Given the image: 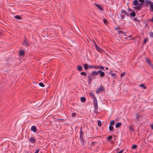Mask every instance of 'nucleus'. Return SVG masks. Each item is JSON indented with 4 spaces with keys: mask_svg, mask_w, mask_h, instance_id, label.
I'll list each match as a JSON object with an SVG mask.
<instances>
[{
    "mask_svg": "<svg viewBox=\"0 0 153 153\" xmlns=\"http://www.w3.org/2000/svg\"><path fill=\"white\" fill-rule=\"evenodd\" d=\"M133 5L135 6L133 7L134 9L137 10H140V7L142 5V4L139 3L138 1L134 0L133 2Z\"/></svg>",
    "mask_w": 153,
    "mask_h": 153,
    "instance_id": "f257e3e1",
    "label": "nucleus"
},
{
    "mask_svg": "<svg viewBox=\"0 0 153 153\" xmlns=\"http://www.w3.org/2000/svg\"><path fill=\"white\" fill-rule=\"evenodd\" d=\"M94 109L98 110V104L97 99L96 97L94 98Z\"/></svg>",
    "mask_w": 153,
    "mask_h": 153,
    "instance_id": "f03ea898",
    "label": "nucleus"
},
{
    "mask_svg": "<svg viewBox=\"0 0 153 153\" xmlns=\"http://www.w3.org/2000/svg\"><path fill=\"white\" fill-rule=\"evenodd\" d=\"M29 140L31 143H35L36 141L35 138L33 136L30 137L29 138Z\"/></svg>",
    "mask_w": 153,
    "mask_h": 153,
    "instance_id": "7ed1b4c3",
    "label": "nucleus"
},
{
    "mask_svg": "<svg viewBox=\"0 0 153 153\" xmlns=\"http://www.w3.org/2000/svg\"><path fill=\"white\" fill-rule=\"evenodd\" d=\"M93 79L94 77L93 75H92L91 74H89L88 76V83H90L91 82V81L93 80Z\"/></svg>",
    "mask_w": 153,
    "mask_h": 153,
    "instance_id": "20e7f679",
    "label": "nucleus"
},
{
    "mask_svg": "<svg viewBox=\"0 0 153 153\" xmlns=\"http://www.w3.org/2000/svg\"><path fill=\"white\" fill-rule=\"evenodd\" d=\"M103 87L101 86L96 91V93L97 94H98L100 92H102L103 91Z\"/></svg>",
    "mask_w": 153,
    "mask_h": 153,
    "instance_id": "39448f33",
    "label": "nucleus"
},
{
    "mask_svg": "<svg viewBox=\"0 0 153 153\" xmlns=\"http://www.w3.org/2000/svg\"><path fill=\"white\" fill-rule=\"evenodd\" d=\"M136 120L138 121H140L142 120L141 116L138 114H136Z\"/></svg>",
    "mask_w": 153,
    "mask_h": 153,
    "instance_id": "423d86ee",
    "label": "nucleus"
},
{
    "mask_svg": "<svg viewBox=\"0 0 153 153\" xmlns=\"http://www.w3.org/2000/svg\"><path fill=\"white\" fill-rule=\"evenodd\" d=\"M22 44L23 45H27L28 46L29 45V43L27 41L26 39H25L23 41V42H22Z\"/></svg>",
    "mask_w": 153,
    "mask_h": 153,
    "instance_id": "0eeeda50",
    "label": "nucleus"
},
{
    "mask_svg": "<svg viewBox=\"0 0 153 153\" xmlns=\"http://www.w3.org/2000/svg\"><path fill=\"white\" fill-rule=\"evenodd\" d=\"M95 46L96 48V49L99 52H102L103 51V50L102 48H100L96 44H95Z\"/></svg>",
    "mask_w": 153,
    "mask_h": 153,
    "instance_id": "6e6552de",
    "label": "nucleus"
},
{
    "mask_svg": "<svg viewBox=\"0 0 153 153\" xmlns=\"http://www.w3.org/2000/svg\"><path fill=\"white\" fill-rule=\"evenodd\" d=\"M31 130L32 131H33L34 132H36L37 131V128L36 126H32L31 128Z\"/></svg>",
    "mask_w": 153,
    "mask_h": 153,
    "instance_id": "1a4fd4ad",
    "label": "nucleus"
},
{
    "mask_svg": "<svg viewBox=\"0 0 153 153\" xmlns=\"http://www.w3.org/2000/svg\"><path fill=\"white\" fill-rule=\"evenodd\" d=\"M95 6L98 8L100 10H103V9L102 8V7L100 5L96 3H95Z\"/></svg>",
    "mask_w": 153,
    "mask_h": 153,
    "instance_id": "9d476101",
    "label": "nucleus"
},
{
    "mask_svg": "<svg viewBox=\"0 0 153 153\" xmlns=\"http://www.w3.org/2000/svg\"><path fill=\"white\" fill-rule=\"evenodd\" d=\"M84 67L85 69L88 70L89 69V65L86 64L84 65Z\"/></svg>",
    "mask_w": 153,
    "mask_h": 153,
    "instance_id": "9b49d317",
    "label": "nucleus"
},
{
    "mask_svg": "<svg viewBox=\"0 0 153 153\" xmlns=\"http://www.w3.org/2000/svg\"><path fill=\"white\" fill-rule=\"evenodd\" d=\"M121 124V122L117 123L115 125V127L116 128L119 127Z\"/></svg>",
    "mask_w": 153,
    "mask_h": 153,
    "instance_id": "f8f14e48",
    "label": "nucleus"
},
{
    "mask_svg": "<svg viewBox=\"0 0 153 153\" xmlns=\"http://www.w3.org/2000/svg\"><path fill=\"white\" fill-rule=\"evenodd\" d=\"M81 101L82 102H85L86 101V98L85 97H82L81 98Z\"/></svg>",
    "mask_w": 153,
    "mask_h": 153,
    "instance_id": "ddd939ff",
    "label": "nucleus"
},
{
    "mask_svg": "<svg viewBox=\"0 0 153 153\" xmlns=\"http://www.w3.org/2000/svg\"><path fill=\"white\" fill-rule=\"evenodd\" d=\"M89 96L91 98L94 97H95L94 96V94L92 92H90L89 93Z\"/></svg>",
    "mask_w": 153,
    "mask_h": 153,
    "instance_id": "4468645a",
    "label": "nucleus"
},
{
    "mask_svg": "<svg viewBox=\"0 0 153 153\" xmlns=\"http://www.w3.org/2000/svg\"><path fill=\"white\" fill-rule=\"evenodd\" d=\"M25 53V51L23 50H21L19 52V55H23Z\"/></svg>",
    "mask_w": 153,
    "mask_h": 153,
    "instance_id": "2eb2a0df",
    "label": "nucleus"
},
{
    "mask_svg": "<svg viewBox=\"0 0 153 153\" xmlns=\"http://www.w3.org/2000/svg\"><path fill=\"white\" fill-rule=\"evenodd\" d=\"M14 18L18 19L21 20L22 19L21 17L18 15L15 16H14Z\"/></svg>",
    "mask_w": 153,
    "mask_h": 153,
    "instance_id": "dca6fc26",
    "label": "nucleus"
},
{
    "mask_svg": "<svg viewBox=\"0 0 153 153\" xmlns=\"http://www.w3.org/2000/svg\"><path fill=\"white\" fill-rule=\"evenodd\" d=\"M140 86L141 87L143 88L144 89H146V87L145 86L144 84H141L140 85Z\"/></svg>",
    "mask_w": 153,
    "mask_h": 153,
    "instance_id": "f3484780",
    "label": "nucleus"
},
{
    "mask_svg": "<svg viewBox=\"0 0 153 153\" xmlns=\"http://www.w3.org/2000/svg\"><path fill=\"white\" fill-rule=\"evenodd\" d=\"M82 67L80 66H79L77 67V69L79 71H81L82 69Z\"/></svg>",
    "mask_w": 153,
    "mask_h": 153,
    "instance_id": "a211bd4d",
    "label": "nucleus"
},
{
    "mask_svg": "<svg viewBox=\"0 0 153 153\" xmlns=\"http://www.w3.org/2000/svg\"><path fill=\"white\" fill-rule=\"evenodd\" d=\"M131 15L133 17H135V15H136V14L134 12H132L131 13Z\"/></svg>",
    "mask_w": 153,
    "mask_h": 153,
    "instance_id": "6ab92c4d",
    "label": "nucleus"
},
{
    "mask_svg": "<svg viewBox=\"0 0 153 153\" xmlns=\"http://www.w3.org/2000/svg\"><path fill=\"white\" fill-rule=\"evenodd\" d=\"M114 128L112 126L110 125L109 127V130L110 131H111L113 130Z\"/></svg>",
    "mask_w": 153,
    "mask_h": 153,
    "instance_id": "aec40b11",
    "label": "nucleus"
},
{
    "mask_svg": "<svg viewBox=\"0 0 153 153\" xmlns=\"http://www.w3.org/2000/svg\"><path fill=\"white\" fill-rule=\"evenodd\" d=\"M76 114L75 113H73L72 114V117L74 118L76 117Z\"/></svg>",
    "mask_w": 153,
    "mask_h": 153,
    "instance_id": "412c9836",
    "label": "nucleus"
},
{
    "mask_svg": "<svg viewBox=\"0 0 153 153\" xmlns=\"http://www.w3.org/2000/svg\"><path fill=\"white\" fill-rule=\"evenodd\" d=\"M114 123H115L114 121L112 120L110 122V125L112 126V125L114 124Z\"/></svg>",
    "mask_w": 153,
    "mask_h": 153,
    "instance_id": "4be33fe9",
    "label": "nucleus"
},
{
    "mask_svg": "<svg viewBox=\"0 0 153 153\" xmlns=\"http://www.w3.org/2000/svg\"><path fill=\"white\" fill-rule=\"evenodd\" d=\"M80 74L82 75L85 76L86 75V74L85 72H82L80 73Z\"/></svg>",
    "mask_w": 153,
    "mask_h": 153,
    "instance_id": "5701e85b",
    "label": "nucleus"
},
{
    "mask_svg": "<svg viewBox=\"0 0 153 153\" xmlns=\"http://www.w3.org/2000/svg\"><path fill=\"white\" fill-rule=\"evenodd\" d=\"M92 74L93 75H97V73H96V71H93L92 72Z\"/></svg>",
    "mask_w": 153,
    "mask_h": 153,
    "instance_id": "b1692460",
    "label": "nucleus"
},
{
    "mask_svg": "<svg viewBox=\"0 0 153 153\" xmlns=\"http://www.w3.org/2000/svg\"><path fill=\"white\" fill-rule=\"evenodd\" d=\"M146 61L149 64V65H150L151 64L150 62V60L149 59H147V58H146Z\"/></svg>",
    "mask_w": 153,
    "mask_h": 153,
    "instance_id": "393cba45",
    "label": "nucleus"
},
{
    "mask_svg": "<svg viewBox=\"0 0 153 153\" xmlns=\"http://www.w3.org/2000/svg\"><path fill=\"white\" fill-rule=\"evenodd\" d=\"M39 86L41 87H43L44 86V85L42 83H39Z\"/></svg>",
    "mask_w": 153,
    "mask_h": 153,
    "instance_id": "a878e982",
    "label": "nucleus"
},
{
    "mask_svg": "<svg viewBox=\"0 0 153 153\" xmlns=\"http://www.w3.org/2000/svg\"><path fill=\"white\" fill-rule=\"evenodd\" d=\"M100 75L101 76H103L105 75V73L104 72L100 73Z\"/></svg>",
    "mask_w": 153,
    "mask_h": 153,
    "instance_id": "bb28decb",
    "label": "nucleus"
},
{
    "mask_svg": "<svg viewBox=\"0 0 153 153\" xmlns=\"http://www.w3.org/2000/svg\"><path fill=\"white\" fill-rule=\"evenodd\" d=\"M137 147V145H134L132 147V149H135Z\"/></svg>",
    "mask_w": 153,
    "mask_h": 153,
    "instance_id": "cd10ccee",
    "label": "nucleus"
},
{
    "mask_svg": "<svg viewBox=\"0 0 153 153\" xmlns=\"http://www.w3.org/2000/svg\"><path fill=\"white\" fill-rule=\"evenodd\" d=\"M150 36L151 37H153V33L151 32L149 33Z\"/></svg>",
    "mask_w": 153,
    "mask_h": 153,
    "instance_id": "c85d7f7f",
    "label": "nucleus"
},
{
    "mask_svg": "<svg viewBox=\"0 0 153 153\" xmlns=\"http://www.w3.org/2000/svg\"><path fill=\"white\" fill-rule=\"evenodd\" d=\"M98 125L99 126H101V121H100V120H99L98 121Z\"/></svg>",
    "mask_w": 153,
    "mask_h": 153,
    "instance_id": "c756f323",
    "label": "nucleus"
},
{
    "mask_svg": "<svg viewBox=\"0 0 153 153\" xmlns=\"http://www.w3.org/2000/svg\"><path fill=\"white\" fill-rule=\"evenodd\" d=\"M150 7L151 8L152 11H153V4H151L150 5Z\"/></svg>",
    "mask_w": 153,
    "mask_h": 153,
    "instance_id": "7c9ffc66",
    "label": "nucleus"
},
{
    "mask_svg": "<svg viewBox=\"0 0 153 153\" xmlns=\"http://www.w3.org/2000/svg\"><path fill=\"white\" fill-rule=\"evenodd\" d=\"M121 12L123 14H126L127 13V12L124 10H122Z\"/></svg>",
    "mask_w": 153,
    "mask_h": 153,
    "instance_id": "2f4dec72",
    "label": "nucleus"
},
{
    "mask_svg": "<svg viewBox=\"0 0 153 153\" xmlns=\"http://www.w3.org/2000/svg\"><path fill=\"white\" fill-rule=\"evenodd\" d=\"M148 39L147 38L144 39V44H145L146 43V42H147V41H148Z\"/></svg>",
    "mask_w": 153,
    "mask_h": 153,
    "instance_id": "473e14b6",
    "label": "nucleus"
},
{
    "mask_svg": "<svg viewBox=\"0 0 153 153\" xmlns=\"http://www.w3.org/2000/svg\"><path fill=\"white\" fill-rule=\"evenodd\" d=\"M103 21L105 24H106L107 22H108L107 20L105 19H104L103 20Z\"/></svg>",
    "mask_w": 153,
    "mask_h": 153,
    "instance_id": "72a5a7b5",
    "label": "nucleus"
},
{
    "mask_svg": "<svg viewBox=\"0 0 153 153\" xmlns=\"http://www.w3.org/2000/svg\"><path fill=\"white\" fill-rule=\"evenodd\" d=\"M112 136H109L107 138L108 140H111L112 138Z\"/></svg>",
    "mask_w": 153,
    "mask_h": 153,
    "instance_id": "f704fd0d",
    "label": "nucleus"
},
{
    "mask_svg": "<svg viewBox=\"0 0 153 153\" xmlns=\"http://www.w3.org/2000/svg\"><path fill=\"white\" fill-rule=\"evenodd\" d=\"M94 68H95L96 69H99V68H100V66H94Z\"/></svg>",
    "mask_w": 153,
    "mask_h": 153,
    "instance_id": "c9c22d12",
    "label": "nucleus"
},
{
    "mask_svg": "<svg viewBox=\"0 0 153 153\" xmlns=\"http://www.w3.org/2000/svg\"><path fill=\"white\" fill-rule=\"evenodd\" d=\"M125 74V72H123V73H122L121 74V75H120V76L122 77L123 76H124V75Z\"/></svg>",
    "mask_w": 153,
    "mask_h": 153,
    "instance_id": "e433bc0d",
    "label": "nucleus"
},
{
    "mask_svg": "<svg viewBox=\"0 0 153 153\" xmlns=\"http://www.w3.org/2000/svg\"><path fill=\"white\" fill-rule=\"evenodd\" d=\"M140 2L143 3L144 2V0H138Z\"/></svg>",
    "mask_w": 153,
    "mask_h": 153,
    "instance_id": "4c0bfd02",
    "label": "nucleus"
},
{
    "mask_svg": "<svg viewBox=\"0 0 153 153\" xmlns=\"http://www.w3.org/2000/svg\"><path fill=\"white\" fill-rule=\"evenodd\" d=\"M89 68H94V66L92 65H89Z\"/></svg>",
    "mask_w": 153,
    "mask_h": 153,
    "instance_id": "58836bf2",
    "label": "nucleus"
},
{
    "mask_svg": "<svg viewBox=\"0 0 153 153\" xmlns=\"http://www.w3.org/2000/svg\"><path fill=\"white\" fill-rule=\"evenodd\" d=\"M97 110H98L95 109L94 111V113H97Z\"/></svg>",
    "mask_w": 153,
    "mask_h": 153,
    "instance_id": "ea45409f",
    "label": "nucleus"
},
{
    "mask_svg": "<svg viewBox=\"0 0 153 153\" xmlns=\"http://www.w3.org/2000/svg\"><path fill=\"white\" fill-rule=\"evenodd\" d=\"M123 150H121L119 152H118L117 153H122L123 152Z\"/></svg>",
    "mask_w": 153,
    "mask_h": 153,
    "instance_id": "a19ab883",
    "label": "nucleus"
},
{
    "mask_svg": "<svg viewBox=\"0 0 153 153\" xmlns=\"http://www.w3.org/2000/svg\"><path fill=\"white\" fill-rule=\"evenodd\" d=\"M39 151V149H38L34 153H38V152Z\"/></svg>",
    "mask_w": 153,
    "mask_h": 153,
    "instance_id": "79ce46f5",
    "label": "nucleus"
},
{
    "mask_svg": "<svg viewBox=\"0 0 153 153\" xmlns=\"http://www.w3.org/2000/svg\"><path fill=\"white\" fill-rule=\"evenodd\" d=\"M112 76H114L115 75H116V74H113V73H111V74Z\"/></svg>",
    "mask_w": 153,
    "mask_h": 153,
    "instance_id": "37998d69",
    "label": "nucleus"
},
{
    "mask_svg": "<svg viewBox=\"0 0 153 153\" xmlns=\"http://www.w3.org/2000/svg\"><path fill=\"white\" fill-rule=\"evenodd\" d=\"M150 65L151 67L153 69V65L151 64Z\"/></svg>",
    "mask_w": 153,
    "mask_h": 153,
    "instance_id": "c03bdc74",
    "label": "nucleus"
},
{
    "mask_svg": "<svg viewBox=\"0 0 153 153\" xmlns=\"http://www.w3.org/2000/svg\"><path fill=\"white\" fill-rule=\"evenodd\" d=\"M100 68H101V69H102L103 70H104V67H102V66H100Z\"/></svg>",
    "mask_w": 153,
    "mask_h": 153,
    "instance_id": "a18cd8bd",
    "label": "nucleus"
},
{
    "mask_svg": "<svg viewBox=\"0 0 153 153\" xmlns=\"http://www.w3.org/2000/svg\"><path fill=\"white\" fill-rule=\"evenodd\" d=\"M121 19H123L124 18V16L123 15H121Z\"/></svg>",
    "mask_w": 153,
    "mask_h": 153,
    "instance_id": "49530a36",
    "label": "nucleus"
},
{
    "mask_svg": "<svg viewBox=\"0 0 153 153\" xmlns=\"http://www.w3.org/2000/svg\"><path fill=\"white\" fill-rule=\"evenodd\" d=\"M150 20L152 22H153V17H152L151 19H150Z\"/></svg>",
    "mask_w": 153,
    "mask_h": 153,
    "instance_id": "de8ad7c7",
    "label": "nucleus"
},
{
    "mask_svg": "<svg viewBox=\"0 0 153 153\" xmlns=\"http://www.w3.org/2000/svg\"><path fill=\"white\" fill-rule=\"evenodd\" d=\"M96 73L97 75L99 74V71H96Z\"/></svg>",
    "mask_w": 153,
    "mask_h": 153,
    "instance_id": "09e8293b",
    "label": "nucleus"
},
{
    "mask_svg": "<svg viewBox=\"0 0 153 153\" xmlns=\"http://www.w3.org/2000/svg\"><path fill=\"white\" fill-rule=\"evenodd\" d=\"M99 71V73H100L102 72V71L101 70H99V71Z\"/></svg>",
    "mask_w": 153,
    "mask_h": 153,
    "instance_id": "8fccbe9b",
    "label": "nucleus"
},
{
    "mask_svg": "<svg viewBox=\"0 0 153 153\" xmlns=\"http://www.w3.org/2000/svg\"><path fill=\"white\" fill-rule=\"evenodd\" d=\"M151 128L152 129H153V125H152L151 126Z\"/></svg>",
    "mask_w": 153,
    "mask_h": 153,
    "instance_id": "3c124183",
    "label": "nucleus"
},
{
    "mask_svg": "<svg viewBox=\"0 0 153 153\" xmlns=\"http://www.w3.org/2000/svg\"><path fill=\"white\" fill-rule=\"evenodd\" d=\"M82 131H80V135L81 134H82Z\"/></svg>",
    "mask_w": 153,
    "mask_h": 153,
    "instance_id": "603ef678",
    "label": "nucleus"
},
{
    "mask_svg": "<svg viewBox=\"0 0 153 153\" xmlns=\"http://www.w3.org/2000/svg\"><path fill=\"white\" fill-rule=\"evenodd\" d=\"M105 69H106V70H108V68H107V67H106V68H105Z\"/></svg>",
    "mask_w": 153,
    "mask_h": 153,
    "instance_id": "864d4df0",
    "label": "nucleus"
}]
</instances>
